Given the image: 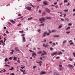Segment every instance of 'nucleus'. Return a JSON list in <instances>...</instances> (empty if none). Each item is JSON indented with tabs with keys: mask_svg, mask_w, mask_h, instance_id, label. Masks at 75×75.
I'll return each mask as SVG.
<instances>
[{
	"mask_svg": "<svg viewBox=\"0 0 75 75\" xmlns=\"http://www.w3.org/2000/svg\"><path fill=\"white\" fill-rule=\"evenodd\" d=\"M40 21H41V23H42V21H45V18L43 17L40 18L39 19Z\"/></svg>",
	"mask_w": 75,
	"mask_h": 75,
	"instance_id": "1",
	"label": "nucleus"
},
{
	"mask_svg": "<svg viewBox=\"0 0 75 75\" xmlns=\"http://www.w3.org/2000/svg\"><path fill=\"white\" fill-rule=\"evenodd\" d=\"M50 35V33H47V32L46 31L44 33V35H42L43 37H45L46 35Z\"/></svg>",
	"mask_w": 75,
	"mask_h": 75,
	"instance_id": "2",
	"label": "nucleus"
},
{
	"mask_svg": "<svg viewBox=\"0 0 75 75\" xmlns=\"http://www.w3.org/2000/svg\"><path fill=\"white\" fill-rule=\"evenodd\" d=\"M45 11H46V12H48L49 13H50V10L48 9V8H45Z\"/></svg>",
	"mask_w": 75,
	"mask_h": 75,
	"instance_id": "3",
	"label": "nucleus"
},
{
	"mask_svg": "<svg viewBox=\"0 0 75 75\" xmlns=\"http://www.w3.org/2000/svg\"><path fill=\"white\" fill-rule=\"evenodd\" d=\"M59 71H62V65H59Z\"/></svg>",
	"mask_w": 75,
	"mask_h": 75,
	"instance_id": "4",
	"label": "nucleus"
},
{
	"mask_svg": "<svg viewBox=\"0 0 75 75\" xmlns=\"http://www.w3.org/2000/svg\"><path fill=\"white\" fill-rule=\"evenodd\" d=\"M32 52H33V53L32 54V56L34 58H35V55H36V54L33 51H32Z\"/></svg>",
	"mask_w": 75,
	"mask_h": 75,
	"instance_id": "5",
	"label": "nucleus"
},
{
	"mask_svg": "<svg viewBox=\"0 0 75 75\" xmlns=\"http://www.w3.org/2000/svg\"><path fill=\"white\" fill-rule=\"evenodd\" d=\"M23 37V42H25V38L24 37V36H22Z\"/></svg>",
	"mask_w": 75,
	"mask_h": 75,
	"instance_id": "6",
	"label": "nucleus"
},
{
	"mask_svg": "<svg viewBox=\"0 0 75 75\" xmlns=\"http://www.w3.org/2000/svg\"><path fill=\"white\" fill-rule=\"evenodd\" d=\"M43 52L44 53H42V54L41 55H47V53L45 52V51H44V50L43 51Z\"/></svg>",
	"mask_w": 75,
	"mask_h": 75,
	"instance_id": "7",
	"label": "nucleus"
},
{
	"mask_svg": "<svg viewBox=\"0 0 75 75\" xmlns=\"http://www.w3.org/2000/svg\"><path fill=\"white\" fill-rule=\"evenodd\" d=\"M26 8L27 10H28L29 11H30V10H31V7H27Z\"/></svg>",
	"mask_w": 75,
	"mask_h": 75,
	"instance_id": "8",
	"label": "nucleus"
},
{
	"mask_svg": "<svg viewBox=\"0 0 75 75\" xmlns=\"http://www.w3.org/2000/svg\"><path fill=\"white\" fill-rule=\"evenodd\" d=\"M71 43L70 44V45H73L74 44V43L72 42V40H70L68 42H71Z\"/></svg>",
	"mask_w": 75,
	"mask_h": 75,
	"instance_id": "9",
	"label": "nucleus"
},
{
	"mask_svg": "<svg viewBox=\"0 0 75 75\" xmlns=\"http://www.w3.org/2000/svg\"><path fill=\"white\" fill-rule=\"evenodd\" d=\"M46 72L42 71L40 73V75H43V74H46Z\"/></svg>",
	"mask_w": 75,
	"mask_h": 75,
	"instance_id": "10",
	"label": "nucleus"
},
{
	"mask_svg": "<svg viewBox=\"0 0 75 75\" xmlns=\"http://www.w3.org/2000/svg\"><path fill=\"white\" fill-rule=\"evenodd\" d=\"M62 52H58V53H57V55H62Z\"/></svg>",
	"mask_w": 75,
	"mask_h": 75,
	"instance_id": "11",
	"label": "nucleus"
},
{
	"mask_svg": "<svg viewBox=\"0 0 75 75\" xmlns=\"http://www.w3.org/2000/svg\"><path fill=\"white\" fill-rule=\"evenodd\" d=\"M56 54H57V52H55L54 53H52L51 54V55H52V56H54V55H56Z\"/></svg>",
	"mask_w": 75,
	"mask_h": 75,
	"instance_id": "12",
	"label": "nucleus"
},
{
	"mask_svg": "<svg viewBox=\"0 0 75 75\" xmlns=\"http://www.w3.org/2000/svg\"><path fill=\"white\" fill-rule=\"evenodd\" d=\"M9 21L11 23H13V24H15V23H16V22H15V21H13V20H9Z\"/></svg>",
	"mask_w": 75,
	"mask_h": 75,
	"instance_id": "13",
	"label": "nucleus"
},
{
	"mask_svg": "<svg viewBox=\"0 0 75 75\" xmlns=\"http://www.w3.org/2000/svg\"><path fill=\"white\" fill-rule=\"evenodd\" d=\"M15 49L16 51H20V50H18V47H15Z\"/></svg>",
	"mask_w": 75,
	"mask_h": 75,
	"instance_id": "14",
	"label": "nucleus"
},
{
	"mask_svg": "<svg viewBox=\"0 0 75 75\" xmlns=\"http://www.w3.org/2000/svg\"><path fill=\"white\" fill-rule=\"evenodd\" d=\"M13 69H14V67H11V69H9V70L10 71L11 70V71H12V70H13Z\"/></svg>",
	"mask_w": 75,
	"mask_h": 75,
	"instance_id": "15",
	"label": "nucleus"
},
{
	"mask_svg": "<svg viewBox=\"0 0 75 75\" xmlns=\"http://www.w3.org/2000/svg\"><path fill=\"white\" fill-rule=\"evenodd\" d=\"M68 66L71 68H73V67H74V66L72 65L71 64H69Z\"/></svg>",
	"mask_w": 75,
	"mask_h": 75,
	"instance_id": "16",
	"label": "nucleus"
},
{
	"mask_svg": "<svg viewBox=\"0 0 75 75\" xmlns=\"http://www.w3.org/2000/svg\"><path fill=\"white\" fill-rule=\"evenodd\" d=\"M43 3L44 4H45V5H47V2L46 1L44 2Z\"/></svg>",
	"mask_w": 75,
	"mask_h": 75,
	"instance_id": "17",
	"label": "nucleus"
},
{
	"mask_svg": "<svg viewBox=\"0 0 75 75\" xmlns=\"http://www.w3.org/2000/svg\"><path fill=\"white\" fill-rule=\"evenodd\" d=\"M43 46L44 47H49V45H45V44H43Z\"/></svg>",
	"mask_w": 75,
	"mask_h": 75,
	"instance_id": "18",
	"label": "nucleus"
},
{
	"mask_svg": "<svg viewBox=\"0 0 75 75\" xmlns=\"http://www.w3.org/2000/svg\"><path fill=\"white\" fill-rule=\"evenodd\" d=\"M38 64H40L39 65L40 66H41V64L40 63H42V62L41 61H40V62H37Z\"/></svg>",
	"mask_w": 75,
	"mask_h": 75,
	"instance_id": "19",
	"label": "nucleus"
},
{
	"mask_svg": "<svg viewBox=\"0 0 75 75\" xmlns=\"http://www.w3.org/2000/svg\"><path fill=\"white\" fill-rule=\"evenodd\" d=\"M46 18L48 20H50V19H51V18L50 17H47Z\"/></svg>",
	"mask_w": 75,
	"mask_h": 75,
	"instance_id": "20",
	"label": "nucleus"
},
{
	"mask_svg": "<svg viewBox=\"0 0 75 75\" xmlns=\"http://www.w3.org/2000/svg\"><path fill=\"white\" fill-rule=\"evenodd\" d=\"M32 19H33V17H32L28 18V20H32Z\"/></svg>",
	"mask_w": 75,
	"mask_h": 75,
	"instance_id": "21",
	"label": "nucleus"
},
{
	"mask_svg": "<svg viewBox=\"0 0 75 75\" xmlns=\"http://www.w3.org/2000/svg\"><path fill=\"white\" fill-rule=\"evenodd\" d=\"M46 14V13L45 12H44L42 14V16H45V15Z\"/></svg>",
	"mask_w": 75,
	"mask_h": 75,
	"instance_id": "22",
	"label": "nucleus"
},
{
	"mask_svg": "<svg viewBox=\"0 0 75 75\" xmlns=\"http://www.w3.org/2000/svg\"><path fill=\"white\" fill-rule=\"evenodd\" d=\"M54 37H59V36L58 35H54Z\"/></svg>",
	"mask_w": 75,
	"mask_h": 75,
	"instance_id": "23",
	"label": "nucleus"
},
{
	"mask_svg": "<svg viewBox=\"0 0 75 75\" xmlns=\"http://www.w3.org/2000/svg\"><path fill=\"white\" fill-rule=\"evenodd\" d=\"M68 2V0H64V3H67Z\"/></svg>",
	"mask_w": 75,
	"mask_h": 75,
	"instance_id": "24",
	"label": "nucleus"
},
{
	"mask_svg": "<svg viewBox=\"0 0 75 75\" xmlns=\"http://www.w3.org/2000/svg\"><path fill=\"white\" fill-rule=\"evenodd\" d=\"M63 44H64L65 43H66V42H67V40H64L63 41Z\"/></svg>",
	"mask_w": 75,
	"mask_h": 75,
	"instance_id": "25",
	"label": "nucleus"
},
{
	"mask_svg": "<svg viewBox=\"0 0 75 75\" xmlns=\"http://www.w3.org/2000/svg\"><path fill=\"white\" fill-rule=\"evenodd\" d=\"M23 74H26V72H25V70L23 71Z\"/></svg>",
	"mask_w": 75,
	"mask_h": 75,
	"instance_id": "26",
	"label": "nucleus"
},
{
	"mask_svg": "<svg viewBox=\"0 0 75 75\" xmlns=\"http://www.w3.org/2000/svg\"><path fill=\"white\" fill-rule=\"evenodd\" d=\"M42 52L41 51H39L38 52V54H41Z\"/></svg>",
	"mask_w": 75,
	"mask_h": 75,
	"instance_id": "27",
	"label": "nucleus"
},
{
	"mask_svg": "<svg viewBox=\"0 0 75 75\" xmlns=\"http://www.w3.org/2000/svg\"><path fill=\"white\" fill-rule=\"evenodd\" d=\"M21 68H22L23 69L24 68H25V66H23V67H21Z\"/></svg>",
	"mask_w": 75,
	"mask_h": 75,
	"instance_id": "28",
	"label": "nucleus"
},
{
	"mask_svg": "<svg viewBox=\"0 0 75 75\" xmlns=\"http://www.w3.org/2000/svg\"><path fill=\"white\" fill-rule=\"evenodd\" d=\"M54 75H59L58 74V73H57V72H55V73H54Z\"/></svg>",
	"mask_w": 75,
	"mask_h": 75,
	"instance_id": "29",
	"label": "nucleus"
},
{
	"mask_svg": "<svg viewBox=\"0 0 75 75\" xmlns=\"http://www.w3.org/2000/svg\"><path fill=\"white\" fill-rule=\"evenodd\" d=\"M69 60H70V61H72V59L71 58H69Z\"/></svg>",
	"mask_w": 75,
	"mask_h": 75,
	"instance_id": "30",
	"label": "nucleus"
},
{
	"mask_svg": "<svg viewBox=\"0 0 75 75\" xmlns=\"http://www.w3.org/2000/svg\"><path fill=\"white\" fill-rule=\"evenodd\" d=\"M8 61V60L7 58H6L5 59V62H6V61Z\"/></svg>",
	"mask_w": 75,
	"mask_h": 75,
	"instance_id": "31",
	"label": "nucleus"
},
{
	"mask_svg": "<svg viewBox=\"0 0 75 75\" xmlns=\"http://www.w3.org/2000/svg\"><path fill=\"white\" fill-rule=\"evenodd\" d=\"M15 75V74H14V73H11L10 74V75Z\"/></svg>",
	"mask_w": 75,
	"mask_h": 75,
	"instance_id": "32",
	"label": "nucleus"
},
{
	"mask_svg": "<svg viewBox=\"0 0 75 75\" xmlns=\"http://www.w3.org/2000/svg\"><path fill=\"white\" fill-rule=\"evenodd\" d=\"M62 28V25H60L59 27L58 28Z\"/></svg>",
	"mask_w": 75,
	"mask_h": 75,
	"instance_id": "33",
	"label": "nucleus"
},
{
	"mask_svg": "<svg viewBox=\"0 0 75 75\" xmlns=\"http://www.w3.org/2000/svg\"><path fill=\"white\" fill-rule=\"evenodd\" d=\"M65 20H67V21L68 22L69 21V20L68 19V18H67V19H65Z\"/></svg>",
	"mask_w": 75,
	"mask_h": 75,
	"instance_id": "34",
	"label": "nucleus"
},
{
	"mask_svg": "<svg viewBox=\"0 0 75 75\" xmlns=\"http://www.w3.org/2000/svg\"><path fill=\"white\" fill-rule=\"evenodd\" d=\"M70 28V27H69L66 28V30H69V29Z\"/></svg>",
	"mask_w": 75,
	"mask_h": 75,
	"instance_id": "35",
	"label": "nucleus"
},
{
	"mask_svg": "<svg viewBox=\"0 0 75 75\" xmlns=\"http://www.w3.org/2000/svg\"><path fill=\"white\" fill-rule=\"evenodd\" d=\"M6 34H9V32H8V30H6Z\"/></svg>",
	"mask_w": 75,
	"mask_h": 75,
	"instance_id": "36",
	"label": "nucleus"
},
{
	"mask_svg": "<svg viewBox=\"0 0 75 75\" xmlns=\"http://www.w3.org/2000/svg\"><path fill=\"white\" fill-rule=\"evenodd\" d=\"M52 45H53L54 46V45H56V44H55V43L54 42L52 43Z\"/></svg>",
	"mask_w": 75,
	"mask_h": 75,
	"instance_id": "37",
	"label": "nucleus"
},
{
	"mask_svg": "<svg viewBox=\"0 0 75 75\" xmlns=\"http://www.w3.org/2000/svg\"><path fill=\"white\" fill-rule=\"evenodd\" d=\"M53 50V48H52V47H50V50L51 51H52Z\"/></svg>",
	"mask_w": 75,
	"mask_h": 75,
	"instance_id": "38",
	"label": "nucleus"
},
{
	"mask_svg": "<svg viewBox=\"0 0 75 75\" xmlns=\"http://www.w3.org/2000/svg\"><path fill=\"white\" fill-rule=\"evenodd\" d=\"M55 32H56V30H52V33H54Z\"/></svg>",
	"mask_w": 75,
	"mask_h": 75,
	"instance_id": "39",
	"label": "nucleus"
},
{
	"mask_svg": "<svg viewBox=\"0 0 75 75\" xmlns=\"http://www.w3.org/2000/svg\"><path fill=\"white\" fill-rule=\"evenodd\" d=\"M70 5V4L69 3H68V4L67 5V6H69Z\"/></svg>",
	"mask_w": 75,
	"mask_h": 75,
	"instance_id": "40",
	"label": "nucleus"
},
{
	"mask_svg": "<svg viewBox=\"0 0 75 75\" xmlns=\"http://www.w3.org/2000/svg\"><path fill=\"white\" fill-rule=\"evenodd\" d=\"M59 58H60L59 57H56V59H59Z\"/></svg>",
	"mask_w": 75,
	"mask_h": 75,
	"instance_id": "41",
	"label": "nucleus"
},
{
	"mask_svg": "<svg viewBox=\"0 0 75 75\" xmlns=\"http://www.w3.org/2000/svg\"><path fill=\"white\" fill-rule=\"evenodd\" d=\"M13 58L14 60H16V59H17V58L16 57H14Z\"/></svg>",
	"mask_w": 75,
	"mask_h": 75,
	"instance_id": "42",
	"label": "nucleus"
},
{
	"mask_svg": "<svg viewBox=\"0 0 75 75\" xmlns=\"http://www.w3.org/2000/svg\"><path fill=\"white\" fill-rule=\"evenodd\" d=\"M41 25H42L43 26H44V23L40 25V26H41Z\"/></svg>",
	"mask_w": 75,
	"mask_h": 75,
	"instance_id": "43",
	"label": "nucleus"
},
{
	"mask_svg": "<svg viewBox=\"0 0 75 75\" xmlns=\"http://www.w3.org/2000/svg\"><path fill=\"white\" fill-rule=\"evenodd\" d=\"M19 33H23V31H20Z\"/></svg>",
	"mask_w": 75,
	"mask_h": 75,
	"instance_id": "44",
	"label": "nucleus"
},
{
	"mask_svg": "<svg viewBox=\"0 0 75 75\" xmlns=\"http://www.w3.org/2000/svg\"><path fill=\"white\" fill-rule=\"evenodd\" d=\"M67 34H69L70 33V31L67 32H66Z\"/></svg>",
	"mask_w": 75,
	"mask_h": 75,
	"instance_id": "45",
	"label": "nucleus"
},
{
	"mask_svg": "<svg viewBox=\"0 0 75 75\" xmlns=\"http://www.w3.org/2000/svg\"><path fill=\"white\" fill-rule=\"evenodd\" d=\"M31 6L32 7H33V8H34V6H33V5H32L31 4Z\"/></svg>",
	"mask_w": 75,
	"mask_h": 75,
	"instance_id": "46",
	"label": "nucleus"
},
{
	"mask_svg": "<svg viewBox=\"0 0 75 75\" xmlns=\"http://www.w3.org/2000/svg\"><path fill=\"white\" fill-rule=\"evenodd\" d=\"M13 54V52H12L10 53V54Z\"/></svg>",
	"mask_w": 75,
	"mask_h": 75,
	"instance_id": "47",
	"label": "nucleus"
},
{
	"mask_svg": "<svg viewBox=\"0 0 75 75\" xmlns=\"http://www.w3.org/2000/svg\"><path fill=\"white\" fill-rule=\"evenodd\" d=\"M64 17H65V16H67V15L66 14H64Z\"/></svg>",
	"mask_w": 75,
	"mask_h": 75,
	"instance_id": "48",
	"label": "nucleus"
},
{
	"mask_svg": "<svg viewBox=\"0 0 75 75\" xmlns=\"http://www.w3.org/2000/svg\"><path fill=\"white\" fill-rule=\"evenodd\" d=\"M0 42H1V43H3V40H1L0 41Z\"/></svg>",
	"mask_w": 75,
	"mask_h": 75,
	"instance_id": "49",
	"label": "nucleus"
},
{
	"mask_svg": "<svg viewBox=\"0 0 75 75\" xmlns=\"http://www.w3.org/2000/svg\"><path fill=\"white\" fill-rule=\"evenodd\" d=\"M68 11V9L64 10V11H66V12Z\"/></svg>",
	"mask_w": 75,
	"mask_h": 75,
	"instance_id": "50",
	"label": "nucleus"
},
{
	"mask_svg": "<svg viewBox=\"0 0 75 75\" xmlns=\"http://www.w3.org/2000/svg\"><path fill=\"white\" fill-rule=\"evenodd\" d=\"M35 68H36V66H33V69H35Z\"/></svg>",
	"mask_w": 75,
	"mask_h": 75,
	"instance_id": "51",
	"label": "nucleus"
},
{
	"mask_svg": "<svg viewBox=\"0 0 75 75\" xmlns=\"http://www.w3.org/2000/svg\"><path fill=\"white\" fill-rule=\"evenodd\" d=\"M73 54L74 55V57H75V53H73Z\"/></svg>",
	"mask_w": 75,
	"mask_h": 75,
	"instance_id": "52",
	"label": "nucleus"
},
{
	"mask_svg": "<svg viewBox=\"0 0 75 75\" xmlns=\"http://www.w3.org/2000/svg\"><path fill=\"white\" fill-rule=\"evenodd\" d=\"M61 20L62 21H64V19H62V18H61Z\"/></svg>",
	"mask_w": 75,
	"mask_h": 75,
	"instance_id": "53",
	"label": "nucleus"
},
{
	"mask_svg": "<svg viewBox=\"0 0 75 75\" xmlns=\"http://www.w3.org/2000/svg\"><path fill=\"white\" fill-rule=\"evenodd\" d=\"M8 23L9 24H10V25H11V23L10 22H8Z\"/></svg>",
	"mask_w": 75,
	"mask_h": 75,
	"instance_id": "54",
	"label": "nucleus"
},
{
	"mask_svg": "<svg viewBox=\"0 0 75 75\" xmlns=\"http://www.w3.org/2000/svg\"><path fill=\"white\" fill-rule=\"evenodd\" d=\"M5 67H10V66L8 65H6L5 66Z\"/></svg>",
	"mask_w": 75,
	"mask_h": 75,
	"instance_id": "55",
	"label": "nucleus"
},
{
	"mask_svg": "<svg viewBox=\"0 0 75 75\" xmlns=\"http://www.w3.org/2000/svg\"><path fill=\"white\" fill-rule=\"evenodd\" d=\"M20 70L22 72H23V70L22 69H20Z\"/></svg>",
	"mask_w": 75,
	"mask_h": 75,
	"instance_id": "56",
	"label": "nucleus"
},
{
	"mask_svg": "<svg viewBox=\"0 0 75 75\" xmlns=\"http://www.w3.org/2000/svg\"><path fill=\"white\" fill-rule=\"evenodd\" d=\"M41 31V30L38 29V32H40V31Z\"/></svg>",
	"mask_w": 75,
	"mask_h": 75,
	"instance_id": "57",
	"label": "nucleus"
},
{
	"mask_svg": "<svg viewBox=\"0 0 75 75\" xmlns=\"http://www.w3.org/2000/svg\"><path fill=\"white\" fill-rule=\"evenodd\" d=\"M54 4L55 5H56V4H57V2H55L54 3Z\"/></svg>",
	"mask_w": 75,
	"mask_h": 75,
	"instance_id": "58",
	"label": "nucleus"
},
{
	"mask_svg": "<svg viewBox=\"0 0 75 75\" xmlns=\"http://www.w3.org/2000/svg\"><path fill=\"white\" fill-rule=\"evenodd\" d=\"M68 25H72V23H69Z\"/></svg>",
	"mask_w": 75,
	"mask_h": 75,
	"instance_id": "59",
	"label": "nucleus"
},
{
	"mask_svg": "<svg viewBox=\"0 0 75 75\" xmlns=\"http://www.w3.org/2000/svg\"><path fill=\"white\" fill-rule=\"evenodd\" d=\"M55 8H58V6L56 5L55 6Z\"/></svg>",
	"mask_w": 75,
	"mask_h": 75,
	"instance_id": "60",
	"label": "nucleus"
},
{
	"mask_svg": "<svg viewBox=\"0 0 75 75\" xmlns=\"http://www.w3.org/2000/svg\"><path fill=\"white\" fill-rule=\"evenodd\" d=\"M3 70H4L3 72H6V70H5V69H3Z\"/></svg>",
	"mask_w": 75,
	"mask_h": 75,
	"instance_id": "61",
	"label": "nucleus"
},
{
	"mask_svg": "<svg viewBox=\"0 0 75 75\" xmlns=\"http://www.w3.org/2000/svg\"><path fill=\"white\" fill-rule=\"evenodd\" d=\"M50 44H52V42L50 41L49 42Z\"/></svg>",
	"mask_w": 75,
	"mask_h": 75,
	"instance_id": "62",
	"label": "nucleus"
},
{
	"mask_svg": "<svg viewBox=\"0 0 75 75\" xmlns=\"http://www.w3.org/2000/svg\"><path fill=\"white\" fill-rule=\"evenodd\" d=\"M9 59H10V60H11V59H12V57H10V58H9Z\"/></svg>",
	"mask_w": 75,
	"mask_h": 75,
	"instance_id": "63",
	"label": "nucleus"
},
{
	"mask_svg": "<svg viewBox=\"0 0 75 75\" xmlns=\"http://www.w3.org/2000/svg\"><path fill=\"white\" fill-rule=\"evenodd\" d=\"M73 12H75V9H74L73 10Z\"/></svg>",
	"mask_w": 75,
	"mask_h": 75,
	"instance_id": "64",
	"label": "nucleus"
}]
</instances>
